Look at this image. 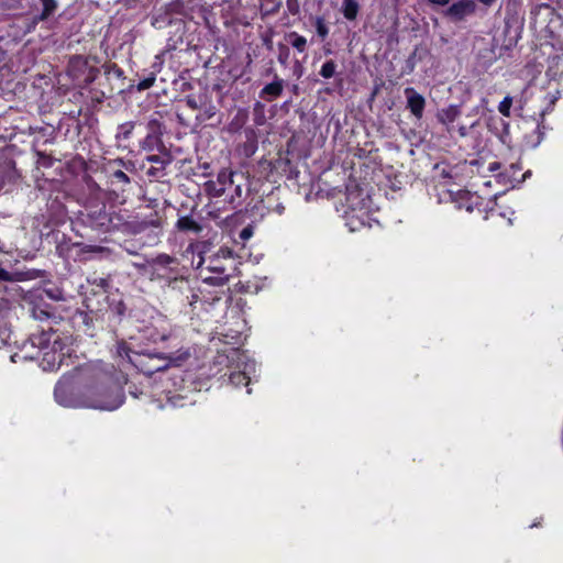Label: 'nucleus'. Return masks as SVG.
<instances>
[{
    "mask_svg": "<svg viewBox=\"0 0 563 563\" xmlns=\"http://www.w3.org/2000/svg\"><path fill=\"white\" fill-rule=\"evenodd\" d=\"M267 74H273V69H272V68H271V69H268V70H267Z\"/></svg>",
    "mask_w": 563,
    "mask_h": 563,
    "instance_id": "4d7b16f0",
    "label": "nucleus"
},
{
    "mask_svg": "<svg viewBox=\"0 0 563 563\" xmlns=\"http://www.w3.org/2000/svg\"><path fill=\"white\" fill-rule=\"evenodd\" d=\"M151 227L159 228L162 227V221L158 218H155L128 224L129 231L134 234L141 233Z\"/></svg>",
    "mask_w": 563,
    "mask_h": 563,
    "instance_id": "4468645a",
    "label": "nucleus"
},
{
    "mask_svg": "<svg viewBox=\"0 0 563 563\" xmlns=\"http://www.w3.org/2000/svg\"><path fill=\"white\" fill-rule=\"evenodd\" d=\"M152 263L155 265L167 267L173 264H177V258L168 254H159L152 261Z\"/></svg>",
    "mask_w": 563,
    "mask_h": 563,
    "instance_id": "b1692460",
    "label": "nucleus"
},
{
    "mask_svg": "<svg viewBox=\"0 0 563 563\" xmlns=\"http://www.w3.org/2000/svg\"><path fill=\"white\" fill-rule=\"evenodd\" d=\"M475 2L472 0H460L453 4H451L446 11L445 15L455 20L461 21L466 15L472 14L475 11Z\"/></svg>",
    "mask_w": 563,
    "mask_h": 563,
    "instance_id": "0eeeda50",
    "label": "nucleus"
},
{
    "mask_svg": "<svg viewBox=\"0 0 563 563\" xmlns=\"http://www.w3.org/2000/svg\"><path fill=\"white\" fill-rule=\"evenodd\" d=\"M277 47H278V62L283 66H287L289 55H290L288 46L283 43H278Z\"/></svg>",
    "mask_w": 563,
    "mask_h": 563,
    "instance_id": "bb28decb",
    "label": "nucleus"
},
{
    "mask_svg": "<svg viewBox=\"0 0 563 563\" xmlns=\"http://www.w3.org/2000/svg\"><path fill=\"white\" fill-rule=\"evenodd\" d=\"M134 128H135V123L132 122V121L120 124L119 128H118L119 131H118L115 137L118 140H128V139H130Z\"/></svg>",
    "mask_w": 563,
    "mask_h": 563,
    "instance_id": "412c9836",
    "label": "nucleus"
},
{
    "mask_svg": "<svg viewBox=\"0 0 563 563\" xmlns=\"http://www.w3.org/2000/svg\"><path fill=\"white\" fill-rule=\"evenodd\" d=\"M124 401L122 387L110 375L100 373L81 395V404L99 410H115Z\"/></svg>",
    "mask_w": 563,
    "mask_h": 563,
    "instance_id": "f257e3e1",
    "label": "nucleus"
},
{
    "mask_svg": "<svg viewBox=\"0 0 563 563\" xmlns=\"http://www.w3.org/2000/svg\"><path fill=\"white\" fill-rule=\"evenodd\" d=\"M190 291H191V296L187 297V299H188L189 305L192 306L194 303H196L199 300V295L197 292H195L194 290H190Z\"/></svg>",
    "mask_w": 563,
    "mask_h": 563,
    "instance_id": "79ce46f5",
    "label": "nucleus"
},
{
    "mask_svg": "<svg viewBox=\"0 0 563 563\" xmlns=\"http://www.w3.org/2000/svg\"><path fill=\"white\" fill-rule=\"evenodd\" d=\"M512 106V98L510 96H507L503 99V101H500L499 106H498V111L504 115V117H510V108Z\"/></svg>",
    "mask_w": 563,
    "mask_h": 563,
    "instance_id": "cd10ccee",
    "label": "nucleus"
},
{
    "mask_svg": "<svg viewBox=\"0 0 563 563\" xmlns=\"http://www.w3.org/2000/svg\"><path fill=\"white\" fill-rule=\"evenodd\" d=\"M150 364L151 366H157L158 364H161V362L155 357L152 361H150Z\"/></svg>",
    "mask_w": 563,
    "mask_h": 563,
    "instance_id": "09e8293b",
    "label": "nucleus"
},
{
    "mask_svg": "<svg viewBox=\"0 0 563 563\" xmlns=\"http://www.w3.org/2000/svg\"><path fill=\"white\" fill-rule=\"evenodd\" d=\"M263 4L262 8H265L264 14H274L278 12L282 2L278 0H262Z\"/></svg>",
    "mask_w": 563,
    "mask_h": 563,
    "instance_id": "393cba45",
    "label": "nucleus"
},
{
    "mask_svg": "<svg viewBox=\"0 0 563 563\" xmlns=\"http://www.w3.org/2000/svg\"><path fill=\"white\" fill-rule=\"evenodd\" d=\"M314 26H316V31H317V34L323 40L328 36L329 34V29L324 22V19L321 18V16H317L316 18V22H314Z\"/></svg>",
    "mask_w": 563,
    "mask_h": 563,
    "instance_id": "a878e982",
    "label": "nucleus"
},
{
    "mask_svg": "<svg viewBox=\"0 0 563 563\" xmlns=\"http://www.w3.org/2000/svg\"><path fill=\"white\" fill-rule=\"evenodd\" d=\"M155 82V76H151V77H147L143 80H141L139 84H137V89L140 91L142 90H146V89H150Z\"/></svg>",
    "mask_w": 563,
    "mask_h": 563,
    "instance_id": "7c9ffc66",
    "label": "nucleus"
},
{
    "mask_svg": "<svg viewBox=\"0 0 563 563\" xmlns=\"http://www.w3.org/2000/svg\"><path fill=\"white\" fill-rule=\"evenodd\" d=\"M249 120V112L245 109H239L231 120V122L227 126V131L229 133H236L239 132L247 122Z\"/></svg>",
    "mask_w": 563,
    "mask_h": 563,
    "instance_id": "f8f14e48",
    "label": "nucleus"
},
{
    "mask_svg": "<svg viewBox=\"0 0 563 563\" xmlns=\"http://www.w3.org/2000/svg\"><path fill=\"white\" fill-rule=\"evenodd\" d=\"M461 114V109L456 104H451L444 109H441L437 113V119L440 123L449 125L454 122Z\"/></svg>",
    "mask_w": 563,
    "mask_h": 563,
    "instance_id": "9b49d317",
    "label": "nucleus"
},
{
    "mask_svg": "<svg viewBox=\"0 0 563 563\" xmlns=\"http://www.w3.org/2000/svg\"><path fill=\"white\" fill-rule=\"evenodd\" d=\"M253 235V227L247 225L240 232V238L244 241L249 240Z\"/></svg>",
    "mask_w": 563,
    "mask_h": 563,
    "instance_id": "c9c22d12",
    "label": "nucleus"
},
{
    "mask_svg": "<svg viewBox=\"0 0 563 563\" xmlns=\"http://www.w3.org/2000/svg\"><path fill=\"white\" fill-rule=\"evenodd\" d=\"M265 44L267 45V47L269 49L272 48V41L271 40H265Z\"/></svg>",
    "mask_w": 563,
    "mask_h": 563,
    "instance_id": "3c124183",
    "label": "nucleus"
},
{
    "mask_svg": "<svg viewBox=\"0 0 563 563\" xmlns=\"http://www.w3.org/2000/svg\"><path fill=\"white\" fill-rule=\"evenodd\" d=\"M174 283L178 285L180 290H190L189 283L186 278H176Z\"/></svg>",
    "mask_w": 563,
    "mask_h": 563,
    "instance_id": "4c0bfd02",
    "label": "nucleus"
},
{
    "mask_svg": "<svg viewBox=\"0 0 563 563\" xmlns=\"http://www.w3.org/2000/svg\"><path fill=\"white\" fill-rule=\"evenodd\" d=\"M442 176H443V177H450V174H449L448 172L443 170V172H442Z\"/></svg>",
    "mask_w": 563,
    "mask_h": 563,
    "instance_id": "5fc2aeb1",
    "label": "nucleus"
},
{
    "mask_svg": "<svg viewBox=\"0 0 563 563\" xmlns=\"http://www.w3.org/2000/svg\"><path fill=\"white\" fill-rule=\"evenodd\" d=\"M405 96L407 98V108L417 119H421L426 106L423 96L418 93L412 87L405 89Z\"/></svg>",
    "mask_w": 563,
    "mask_h": 563,
    "instance_id": "6e6552de",
    "label": "nucleus"
},
{
    "mask_svg": "<svg viewBox=\"0 0 563 563\" xmlns=\"http://www.w3.org/2000/svg\"><path fill=\"white\" fill-rule=\"evenodd\" d=\"M233 177H234V173H233V172H230V170H228V169H222V170L218 174L217 183H218L220 186H223V187H225V188H227V185L232 186V185L234 184Z\"/></svg>",
    "mask_w": 563,
    "mask_h": 563,
    "instance_id": "5701e85b",
    "label": "nucleus"
},
{
    "mask_svg": "<svg viewBox=\"0 0 563 563\" xmlns=\"http://www.w3.org/2000/svg\"><path fill=\"white\" fill-rule=\"evenodd\" d=\"M42 5H43V10L41 12V15H40V20H46L47 18H49L54 11L56 10L57 8V2L56 0H40Z\"/></svg>",
    "mask_w": 563,
    "mask_h": 563,
    "instance_id": "aec40b11",
    "label": "nucleus"
},
{
    "mask_svg": "<svg viewBox=\"0 0 563 563\" xmlns=\"http://www.w3.org/2000/svg\"><path fill=\"white\" fill-rule=\"evenodd\" d=\"M112 183H114V180L122 185H129L131 183L130 177L121 169L114 170L112 173Z\"/></svg>",
    "mask_w": 563,
    "mask_h": 563,
    "instance_id": "c85d7f7f",
    "label": "nucleus"
},
{
    "mask_svg": "<svg viewBox=\"0 0 563 563\" xmlns=\"http://www.w3.org/2000/svg\"><path fill=\"white\" fill-rule=\"evenodd\" d=\"M232 383L239 385V384H247V377L244 373H236L231 375Z\"/></svg>",
    "mask_w": 563,
    "mask_h": 563,
    "instance_id": "f704fd0d",
    "label": "nucleus"
},
{
    "mask_svg": "<svg viewBox=\"0 0 563 563\" xmlns=\"http://www.w3.org/2000/svg\"><path fill=\"white\" fill-rule=\"evenodd\" d=\"M147 134L140 142V147L146 152H165L166 146L163 142L164 124L158 119H150L146 124Z\"/></svg>",
    "mask_w": 563,
    "mask_h": 563,
    "instance_id": "20e7f679",
    "label": "nucleus"
},
{
    "mask_svg": "<svg viewBox=\"0 0 563 563\" xmlns=\"http://www.w3.org/2000/svg\"><path fill=\"white\" fill-rule=\"evenodd\" d=\"M190 357L188 350H179L175 353L165 355L163 353L148 354L143 356L136 367L146 376L151 377L157 372H163L170 366H180Z\"/></svg>",
    "mask_w": 563,
    "mask_h": 563,
    "instance_id": "f03ea898",
    "label": "nucleus"
},
{
    "mask_svg": "<svg viewBox=\"0 0 563 563\" xmlns=\"http://www.w3.org/2000/svg\"><path fill=\"white\" fill-rule=\"evenodd\" d=\"M227 188L220 186L217 181L209 180L205 184V191L210 197H221L224 195Z\"/></svg>",
    "mask_w": 563,
    "mask_h": 563,
    "instance_id": "6ab92c4d",
    "label": "nucleus"
},
{
    "mask_svg": "<svg viewBox=\"0 0 563 563\" xmlns=\"http://www.w3.org/2000/svg\"><path fill=\"white\" fill-rule=\"evenodd\" d=\"M221 253L225 254V255H223V258H228V260L230 258V254H231L230 251H227V252L221 251Z\"/></svg>",
    "mask_w": 563,
    "mask_h": 563,
    "instance_id": "8fccbe9b",
    "label": "nucleus"
},
{
    "mask_svg": "<svg viewBox=\"0 0 563 563\" xmlns=\"http://www.w3.org/2000/svg\"><path fill=\"white\" fill-rule=\"evenodd\" d=\"M430 4H433V5H441V7H444L446 5L450 0H427Z\"/></svg>",
    "mask_w": 563,
    "mask_h": 563,
    "instance_id": "37998d69",
    "label": "nucleus"
},
{
    "mask_svg": "<svg viewBox=\"0 0 563 563\" xmlns=\"http://www.w3.org/2000/svg\"><path fill=\"white\" fill-rule=\"evenodd\" d=\"M110 311L118 317H122L125 312V305L122 300L112 302L110 305Z\"/></svg>",
    "mask_w": 563,
    "mask_h": 563,
    "instance_id": "c756f323",
    "label": "nucleus"
},
{
    "mask_svg": "<svg viewBox=\"0 0 563 563\" xmlns=\"http://www.w3.org/2000/svg\"><path fill=\"white\" fill-rule=\"evenodd\" d=\"M10 310V302L8 300H0V322L5 318L8 311Z\"/></svg>",
    "mask_w": 563,
    "mask_h": 563,
    "instance_id": "72a5a7b5",
    "label": "nucleus"
},
{
    "mask_svg": "<svg viewBox=\"0 0 563 563\" xmlns=\"http://www.w3.org/2000/svg\"><path fill=\"white\" fill-rule=\"evenodd\" d=\"M32 314L37 320H45L52 317L51 312L37 307L33 309Z\"/></svg>",
    "mask_w": 563,
    "mask_h": 563,
    "instance_id": "2f4dec72",
    "label": "nucleus"
},
{
    "mask_svg": "<svg viewBox=\"0 0 563 563\" xmlns=\"http://www.w3.org/2000/svg\"><path fill=\"white\" fill-rule=\"evenodd\" d=\"M284 91V80L274 73V80L264 86L260 92V97L266 101H273L282 96Z\"/></svg>",
    "mask_w": 563,
    "mask_h": 563,
    "instance_id": "1a4fd4ad",
    "label": "nucleus"
},
{
    "mask_svg": "<svg viewBox=\"0 0 563 563\" xmlns=\"http://www.w3.org/2000/svg\"><path fill=\"white\" fill-rule=\"evenodd\" d=\"M117 353L120 357L122 358H126L131 364H133L135 367H136V363L143 357V356H148L150 353H135V355L137 356L135 360L132 358L131 356V349L129 347V345L125 343V342H120L118 343L117 345Z\"/></svg>",
    "mask_w": 563,
    "mask_h": 563,
    "instance_id": "dca6fc26",
    "label": "nucleus"
},
{
    "mask_svg": "<svg viewBox=\"0 0 563 563\" xmlns=\"http://www.w3.org/2000/svg\"><path fill=\"white\" fill-rule=\"evenodd\" d=\"M287 7L291 14H297L299 12V4L297 0H287Z\"/></svg>",
    "mask_w": 563,
    "mask_h": 563,
    "instance_id": "e433bc0d",
    "label": "nucleus"
},
{
    "mask_svg": "<svg viewBox=\"0 0 563 563\" xmlns=\"http://www.w3.org/2000/svg\"><path fill=\"white\" fill-rule=\"evenodd\" d=\"M165 168L166 167H163V166H153L147 169L146 175L148 177H159V176L164 175Z\"/></svg>",
    "mask_w": 563,
    "mask_h": 563,
    "instance_id": "473e14b6",
    "label": "nucleus"
},
{
    "mask_svg": "<svg viewBox=\"0 0 563 563\" xmlns=\"http://www.w3.org/2000/svg\"><path fill=\"white\" fill-rule=\"evenodd\" d=\"M467 133H468V129H467L465 125H461V126L459 128V134H460L462 137L466 136V135H467Z\"/></svg>",
    "mask_w": 563,
    "mask_h": 563,
    "instance_id": "a18cd8bd",
    "label": "nucleus"
},
{
    "mask_svg": "<svg viewBox=\"0 0 563 563\" xmlns=\"http://www.w3.org/2000/svg\"><path fill=\"white\" fill-rule=\"evenodd\" d=\"M176 229L183 233L199 234L202 231V225L192 216H183L178 218Z\"/></svg>",
    "mask_w": 563,
    "mask_h": 563,
    "instance_id": "9d476101",
    "label": "nucleus"
},
{
    "mask_svg": "<svg viewBox=\"0 0 563 563\" xmlns=\"http://www.w3.org/2000/svg\"><path fill=\"white\" fill-rule=\"evenodd\" d=\"M255 150H256L255 141H252L251 143L244 145V153L246 156L253 155Z\"/></svg>",
    "mask_w": 563,
    "mask_h": 563,
    "instance_id": "58836bf2",
    "label": "nucleus"
},
{
    "mask_svg": "<svg viewBox=\"0 0 563 563\" xmlns=\"http://www.w3.org/2000/svg\"><path fill=\"white\" fill-rule=\"evenodd\" d=\"M162 155H148L146 157V161L153 164H156L158 166L166 167L168 164H170L173 157L168 150H165V152L161 153Z\"/></svg>",
    "mask_w": 563,
    "mask_h": 563,
    "instance_id": "a211bd4d",
    "label": "nucleus"
},
{
    "mask_svg": "<svg viewBox=\"0 0 563 563\" xmlns=\"http://www.w3.org/2000/svg\"><path fill=\"white\" fill-rule=\"evenodd\" d=\"M234 194H235V195H234V196H232V197H231V199H230V202H231V203H234V201H235V197H236L238 199H240V198L242 197V188H241V186H240V185H236V186H235V188H234Z\"/></svg>",
    "mask_w": 563,
    "mask_h": 563,
    "instance_id": "a19ab883",
    "label": "nucleus"
},
{
    "mask_svg": "<svg viewBox=\"0 0 563 563\" xmlns=\"http://www.w3.org/2000/svg\"><path fill=\"white\" fill-rule=\"evenodd\" d=\"M206 114H207V117H208V118H211V117L214 114V108H213V107H211L210 109H208V110L206 111Z\"/></svg>",
    "mask_w": 563,
    "mask_h": 563,
    "instance_id": "49530a36",
    "label": "nucleus"
},
{
    "mask_svg": "<svg viewBox=\"0 0 563 563\" xmlns=\"http://www.w3.org/2000/svg\"><path fill=\"white\" fill-rule=\"evenodd\" d=\"M335 70H336L335 62L332 59L327 60L320 69V76L323 77L324 79H330L334 76Z\"/></svg>",
    "mask_w": 563,
    "mask_h": 563,
    "instance_id": "4be33fe9",
    "label": "nucleus"
},
{
    "mask_svg": "<svg viewBox=\"0 0 563 563\" xmlns=\"http://www.w3.org/2000/svg\"><path fill=\"white\" fill-rule=\"evenodd\" d=\"M55 331L49 328L48 330H43L41 333L33 334L31 340L33 345L40 349H47L52 343V338L55 336Z\"/></svg>",
    "mask_w": 563,
    "mask_h": 563,
    "instance_id": "ddd939ff",
    "label": "nucleus"
},
{
    "mask_svg": "<svg viewBox=\"0 0 563 563\" xmlns=\"http://www.w3.org/2000/svg\"><path fill=\"white\" fill-rule=\"evenodd\" d=\"M286 41L298 52L303 53L307 48V40L297 32H289L285 36Z\"/></svg>",
    "mask_w": 563,
    "mask_h": 563,
    "instance_id": "f3484780",
    "label": "nucleus"
},
{
    "mask_svg": "<svg viewBox=\"0 0 563 563\" xmlns=\"http://www.w3.org/2000/svg\"><path fill=\"white\" fill-rule=\"evenodd\" d=\"M206 271L211 275L205 276L202 278L205 284L221 287L227 285L230 280L231 275L228 273L227 266L222 264L220 254H217L210 258Z\"/></svg>",
    "mask_w": 563,
    "mask_h": 563,
    "instance_id": "39448f33",
    "label": "nucleus"
},
{
    "mask_svg": "<svg viewBox=\"0 0 563 563\" xmlns=\"http://www.w3.org/2000/svg\"><path fill=\"white\" fill-rule=\"evenodd\" d=\"M360 11V3L357 0H343L341 12L349 21H354Z\"/></svg>",
    "mask_w": 563,
    "mask_h": 563,
    "instance_id": "2eb2a0df",
    "label": "nucleus"
},
{
    "mask_svg": "<svg viewBox=\"0 0 563 563\" xmlns=\"http://www.w3.org/2000/svg\"><path fill=\"white\" fill-rule=\"evenodd\" d=\"M55 399L65 407H71L77 404L76 386L71 378L64 377L60 379L54 390Z\"/></svg>",
    "mask_w": 563,
    "mask_h": 563,
    "instance_id": "423d86ee",
    "label": "nucleus"
},
{
    "mask_svg": "<svg viewBox=\"0 0 563 563\" xmlns=\"http://www.w3.org/2000/svg\"><path fill=\"white\" fill-rule=\"evenodd\" d=\"M58 343V338L56 336L53 341V350H55V345Z\"/></svg>",
    "mask_w": 563,
    "mask_h": 563,
    "instance_id": "864d4df0",
    "label": "nucleus"
},
{
    "mask_svg": "<svg viewBox=\"0 0 563 563\" xmlns=\"http://www.w3.org/2000/svg\"><path fill=\"white\" fill-rule=\"evenodd\" d=\"M67 75L74 80L82 81L84 86H89L98 77L99 69L89 65L88 56L73 55L68 60Z\"/></svg>",
    "mask_w": 563,
    "mask_h": 563,
    "instance_id": "7ed1b4c3",
    "label": "nucleus"
},
{
    "mask_svg": "<svg viewBox=\"0 0 563 563\" xmlns=\"http://www.w3.org/2000/svg\"><path fill=\"white\" fill-rule=\"evenodd\" d=\"M38 155L45 159H47L48 162L51 161V158L48 156H46L45 154L43 153H38Z\"/></svg>",
    "mask_w": 563,
    "mask_h": 563,
    "instance_id": "603ef678",
    "label": "nucleus"
},
{
    "mask_svg": "<svg viewBox=\"0 0 563 563\" xmlns=\"http://www.w3.org/2000/svg\"><path fill=\"white\" fill-rule=\"evenodd\" d=\"M485 5H492L496 0H479Z\"/></svg>",
    "mask_w": 563,
    "mask_h": 563,
    "instance_id": "de8ad7c7",
    "label": "nucleus"
},
{
    "mask_svg": "<svg viewBox=\"0 0 563 563\" xmlns=\"http://www.w3.org/2000/svg\"><path fill=\"white\" fill-rule=\"evenodd\" d=\"M185 101H186V104H187L190 109H192V110H196V109H198V108H199V104H198V102H197L196 98H195V97H192V96H187V97H186V99H185Z\"/></svg>",
    "mask_w": 563,
    "mask_h": 563,
    "instance_id": "ea45409f",
    "label": "nucleus"
},
{
    "mask_svg": "<svg viewBox=\"0 0 563 563\" xmlns=\"http://www.w3.org/2000/svg\"><path fill=\"white\" fill-rule=\"evenodd\" d=\"M478 163H479V161L474 159V161L471 162V165H478Z\"/></svg>",
    "mask_w": 563,
    "mask_h": 563,
    "instance_id": "6e6d98bb",
    "label": "nucleus"
},
{
    "mask_svg": "<svg viewBox=\"0 0 563 563\" xmlns=\"http://www.w3.org/2000/svg\"><path fill=\"white\" fill-rule=\"evenodd\" d=\"M499 168H500V163L499 162H493L488 166V170L489 172H495V170H498Z\"/></svg>",
    "mask_w": 563,
    "mask_h": 563,
    "instance_id": "c03bdc74",
    "label": "nucleus"
}]
</instances>
